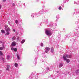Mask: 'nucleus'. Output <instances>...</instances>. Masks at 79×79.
<instances>
[{
  "mask_svg": "<svg viewBox=\"0 0 79 79\" xmlns=\"http://www.w3.org/2000/svg\"><path fill=\"white\" fill-rule=\"evenodd\" d=\"M45 32L47 35H52V32L50 31L47 30L45 31Z\"/></svg>",
  "mask_w": 79,
  "mask_h": 79,
  "instance_id": "1",
  "label": "nucleus"
},
{
  "mask_svg": "<svg viewBox=\"0 0 79 79\" xmlns=\"http://www.w3.org/2000/svg\"><path fill=\"white\" fill-rule=\"evenodd\" d=\"M63 59L64 61L66 60L67 63H69L70 62V60L69 59H66V57L65 56H63Z\"/></svg>",
  "mask_w": 79,
  "mask_h": 79,
  "instance_id": "2",
  "label": "nucleus"
},
{
  "mask_svg": "<svg viewBox=\"0 0 79 79\" xmlns=\"http://www.w3.org/2000/svg\"><path fill=\"white\" fill-rule=\"evenodd\" d=\"M50 51V48L48 47H46L45 48V52L46 53H48V52Z\"/></svg>",
  "mask_w": 79,
  "mask_h": 79,
  "instance_id": "3",
  "label": "nucleus"
},
{
  "mask_svg": "<svg viewBox=\"0 0 79 79\" xmlns=\"http://www.w3.org/2000/svg\"><path fill=\"white\" fill-rule=\"evenodd\" d=\"M64 56H65L66 57H67V58H71V55H68V54H66L65 55H64Z\"/></svg>",
  "mask_w": 79,
  "mask_h": 79,
  "instance_id": "4",
  "label": "nucleus"
},
{
  "mask_svg": "<svg viewBox=\"0 0 79 79\" xmlns=\"http://www.w3.org/2000/svg\"><path fill=\"white\" fill-rule=\"evenodd\" d=\"M16 43L15 41L13 42L11 44V45L13 46H16Z\"/></svg>",
  "mask_w": 79,
  "mask_h": 79,
  "instance_id": "5",
  "label": "nucleus"
},
{
  "mask_svg": "<svg viewBox=\"0 0 79 79\" xmlns=\"http://www.w3.org/2000/svg\"><path fill=\"white\" fill-rule=\"evenodd\" d=\"M6 31V32H10V28L9 27L7 28H6L5 29Z\"/></svg>",
  "mask_w": 79,
  "mask_h": 79,
  "instance_id": "6",
  "label": "nucleus"
},
{
  "mask_svg": "<svg viewBox=\"0 0 79 79\" xmlns=\"http://www.w3.org/2000/svg\"><path fill=\"white\" fill-rule=\"evenodd\" d=\"M63 66V64L62 63H60L59 64V67L60 68H61Z\"/></svg>",
  "mask_w": 79,
  "mask_h": 79,
  "instance_id": "7",
  "label": "nucleus"
},
{
  "mask_svg": "<svg viewBox=\"0 0 79 79\" xmlns=\"http://www.w3.org/2000/svg\"><path fill=\"white\" fill-rule=\"evenodd\" d=\"M7 67L6 69V70L7 71H8V70H9V69H10V65H7Z\"/></svg>",
  "mask_w": 79,
  "mask_h": 79,
  "instance_id": "8",
  "label": "nucleus"
},
{
  "mask_svg": "<svg viewBox=\"0 0 79 79\" xmlns=\"http://www.w3.org/2000/svg\"><path fill=\"white\" fill-rule=\"evenodd\" d=\"M1 32L2 33H3V34H5V31L4 30H1Z\"/></svg>",
  "mask_w": 79,
  "mask_h": 79,
  "instance_id": "9",
  "label": "nucleus"
},
{
  "mask_svg": "<svg viewBox=\"0 0 79 79\" xmlns=\"http://www.w3.org/2000/svg\"><path fill=\"white\" fill-rule=\"evenodd\" d=\"M15 67H18V64L17 63H15Z\"/></svg>",
  "mask_w": 79,
  "mask_h": 79,
  "instance_id": "10",
  "label": "nucleus"
},
{
  "mask_svg": "<svg viewBox=\"0 0 79 79\" xmlns=\"http://www.w3.org/2000/svg\"><path fill=\"white\" fill-rule=\"evenodd\" d=\"M16 39V37L15 36H14L12 38V40H15V39Z\"/></svg>",
  "mask_w": 79,
  "mask_h": 79,
  "instance_id": "11",
  "label": "nucleus"
},
{
  "mask_svg": "<svg viewBox=\"0 0 79 79\" xmlns=\"http://www.w3.org/2000/svg\"><path fill=\"white\" fill-rule=\"evenodd\" d=\"M10 56L9 55H8L7 56V60H10Z\"/></svg>",
  "mask_w": 79,
  "mask_h": 79,
  "instance_id": "12",
  "label": "nucleus"
},
{
  "mask_svg": "<svg viewBox=\"0 0 79 79\" xmlns=\"http://www.w3.org/2000/svg\"><path fill=\"white\" fill-rule=\"evenodd\" d=\"M51 52L53 53L54 52V50H53V48H51Z\"/></svg>",
  "mask_w": 79,
  "mask_h": 79,
  "instance_id": "13",
  "label": "nucleus"
},
{
  "mask_svg": "<svg viewBox=\"0 0 79 79\" xmlns=\"http://www.w3.org/2000/svg\"><path fill=\"white\" fill-rule=\"evenodd\" d=\"M24 42H25V40H23L21 42V44H23Z\"/></svg>",
  "mask_w": 79,
  "mask_h": 79,
  "instance_id": "14",
  "label": "nucleus"
},
{
  "mask_svg": "<svg viewBox=\"0 0 79 79\" xmlns=\"http://www.w3.org/2000/svg\"><path fill=\"white\" fill-rule=\"evenodd\" d=\"M5 29H6L8 28V25H5Z\"/></svg>",
  "mask_w": 79,
  "mask_h": 79,
  "instance_id": "15",
  "label": "nucleus"
},
{
  "mask_svg": "<svg viewBox=\"0 0 79 79\" xmlns=\"http://www.w3.org/2000/svg\"><path fill=\"white\" fill-rule=\"evenodd\" d=\"M10 34V32H7L5 34V35H9Z\"/></svg>",
  "mask_w": 79,
  "mask_h": 79,
  "instance_id": "16",
  "label": "nucleus"
},
{
  "mask_svg": "<svg viewBox=\"0 0 79 79\" xmlns=\"http://www.w3.org/2000/svg\"><path fill=\"white\" fill-rule=\"evenodd\" d=\"M17 57L18 59V60H19L20 57H19V55H17Z\"/></svg>",
  "mask_w": 79,
  "mask_h": 79,
  "instance_id": "17",
  "label": "nucleus"
},
{
  "mask_svg": "<svg viewBox=\"0 0 79 79\" xmlns=\"http://www.w3.org/2000/svg\"><path fill=\"white\" fill-rule=\"evenodd\" d=\"M3 55V53L1 51H0V55Z\"/></svg>",
  "mask_w": 79,
  "mask_h": 79,
  "instance_id": "18",
  "label": "nucleus"
},
{
  "mask_svg": "<svg viewBox=\"0 0 79 79\" xmlns=\"http://www.w3.org/2000/svg\"><path fill=\"white\" fill-rule=\"evenodd\" d=\"M3 49V47H0V50H2Z\"/></svg>",
  "mask_w": 79,
  "mask_h": 79,
  "instance_id": "19",
  "label": "nucleus"
},
{
  "mask_svg": "<svg viewBox=\"0 0 79 79\" xmlns=\"http://www.w3.org/2000/svg\"><path fill=\"white\" fill-rule=\"evenodd\" d=\"M14 52H16L17 51V49L16 48H14Z\"/></svg>",
  "mask_w": 79,
  "mask_h": 79,
  "instance_id": "20",
  "label": "nucleus"
},
{
  "mask_svg": "<svg viewBox=\"0 0 79 79\" xmlns=\"http://www.w3.org/2000/svg\"><path fill=\"white\" fill-rule=\"evenodd\" d=\"M15 23H16V24H18V20H15Z\"/></svg>",
  "mask_w": 79,
  "mask_h": 79,
  "instance_id": "21",
  "label": "nucleus"
},
{
  "mask_svg": "<svg viewBox=\"0 0 79 79\" xmlns=\"http://www.w3.org/2000/svg\"><path fill=\"white\" fill-rule=\"evenodd\" d=\"M61 6H60L59 7V10H61Z\"/></svg>",
  "mask_w": 79,
  "mask_h": 79,
  "instance_id": "22",
  "label": "nucleus"
},
{
  "mask_svg": "<svg viewBox=\"0 0 79 79\" xmlns=\"http://www.w3.org/2000/svg\"><path fill=\"white\" fill-rule=\"evenodd\" d=\"M15 48H11V50H14Z\"/></svg>",
  "mask_w": 79,
  "mask_h": 79,
  "instance_id": "23",
  "label": "nucleus"
},
{
  "mask_svg": "<svg viewBox=\"0 0 79 79\" xmlns=\"http://www.w3.org/2000/svg\"><path fill=\"white\" fill-rule=\"evenodd\" d=\"M43 45H44V44L43 43H41V46H42V47H43Z\"/></svg>",
  "mask_w": 79,
  "mask_h": 79,
  "instance_id": "24",
  "label": "nucleus"
},
{
  "mask_svg": "<svg viewBox=\"0 0 79 79\" xmlns=\"http://www.w3.org/2000/svg\"><path fill=\"white\" fill-rule=\"evenodd\" d=\"M6 0H3V2H5V1H6Z\"/></svg>",
  "mask_w": 79,
  "mask_h": 79,
  "instance_id": "25",
  "label": "nucleus"
},
{
  "mask_svg": "<svg viewBox=\"0 0 79 79\" xmlns=\"http://www.w3.org/2000/svg\"><path fill=\"white\" fill-rule=\"evenodd\" d=\"M19 37H18V38H17V40H19Z\"/></svg>",
  "mask_w": 79,
  "mask_h": 79,
  "instance_id": "26",
  "label": "nucleus"
},
{
  "mask_svg": "<svg viewBox=\"0 0 79 79\" xmlns=\"http://www.w3.org/2000/svg\"><path fill=\"white\" fill-rule=\"evenodd\" d=\"M13 31H14V32H15V30L13 29Z\"/></svg>",
  "mask_w": 79,
  "mask_h": 79,
  "instance_id": "27",
  "label": "nucleus"
},
{
  "mask_svg": "<svg viewBox=\"0 0 79 79\" xmlns=\"http://www.w3.org/2000/svg\"><path fill=\"white\" fill-rule=\"evenodd\" d=\"M2 60H3V61H4L5 60V59H4V58H3L2 59Z\"/></svg>",
  "mask_w": 79,
  "mask_h": 79,
  "instance_id": "28",
  "label": "nucleus"
},
{
  "mask_svg": "<svg viewBox=\"0 0 79 79\" xmlns=\"http://www.w3.org/2000/svg\"><path fill=\"white\" fill-rule=\"evenodd\" d=\"M20 66H23V65L22 64H21Z\"/></svg>",
  "mask_w": 79,
  "mask_h": 79,
  "instance_id": "29",
  "label": "nucleus"
},
{
  "mask_svg": "<svg viewBox=\"0 0 79 79\" xmlns=\"http://www.w3.org/2000/svg\"><path fill=\"white\" fill-rule=\"evenodd\" d=\"M58 72H59L58 71H56V73H58Z\"/></svg>",
  "mask_w": 79,
  "mask_h": 79,
  "instance_id": "30",
  "label": "nucleus"
},
{
  "mask_svg": "<svg viewBox=\"0 0 79 79\" xmlns=\"http://www.w3.org/2000/svg\"><path fill=\"white\" fill-rule=\"evenodd\" d=\"M77 72H78V71H79V70H77Z\"/></svg>",
  "mask_w": 79,
  "mask_h": 79,
  "instance_id": "31",
  "label": "nucleus"
},
{
  "mask_svg": "<svg viewBox=\"0 0 79 79\" xmlns=\"http://www.w3.org/2000/svg\"><path fill=\"white\" fill-rule=\"evenodd\" d=\"M1 6H0V9H1Z\"/></svg>",
  "mask_w": 79,
  "mask_h": 79,
  "instance_id": "32",
  "label": "nucleus"
},
{
  "mask_svg": "<svg viewBox=\"0 0 79 79\" xmlns=\"http://www.w3.org/2000/svg\"><path fill=\"white\" fill-rule=\"evenodd\" d=\"M0 42L1 44H2V41H0Z\"/></svg>",
  "mask_w": 79,
  "mask_h": 79,
  "instance_id": "33",
  "label": "nucleus"
},
{
  "mask_svg": "<svg viewBox=\"0 0 79 79\" xmlns=\"http://www.w3.org/2000/svg\"><path fill=\"white\" fill-rule=\"evenodd\" d=\"M14 4H13V5H14Z\"/></svg>",
  "mask_w": 79,
  "mask_h": 79,
  "instance_id": "34",
  "label": "nucleus"
}]
</instances>
